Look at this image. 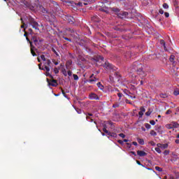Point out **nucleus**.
I'll return each mask as SVG.
<instances>
[{"instance_id": "1", "label": "nucleus", "mask_w": 179, "mask_h": 179, "mask_svg": "<svg viewBox=\"0 0 179 179\" xmlns=\"http://www.w3.org/2000/svg\"><path fill=\"white\" fill-rule=\"evenodd\" d=\"M43 41H44L43 39H40L36 36H31L29 44L31 54L33 57H37V54H36L35 51H37V48H41V43H43Z\"/></svg>"}, {"instance_id": "2", "label": "nucleus", "mask_w": 179, "mask_h": 179, "mask_svg": "<svg viewBox=\"0 0 179 179\" xmlns=\"http://www.w3.org/2000/svg\"><path fill=\"white\" fill-rule=\"evenodd\" d=\"M130 68L131 69V72H136L138 75H140V76H142L143 78L146 76V73H145V71L142 69L143 66L139 62H134L132 66Z\"/></svg>"}, {"instance_id": "3", "label": "nucleus", "mask_w": 179, "mask_h": 179, "mask_svg": "<svg viewBox=\"0 0 179 179\" xmlns=\"http://www.w3.org/2000/svg\"><path fill=\"white\" fill-rule=\"evenodd\" d=\"M28 20L29 24H30V26H32L33 29H34L37 31L40 30V29L38 28L40 25L38 24V22H37L36 20H34V18L29 17Z\"/></svg>"}, {"instance_id": "4", "label": "nucleus", "mask_w": 179, "mask_h": 179, "mask_svg": "<svg viewBox=\"0 0 179 179\" xmlns=\"http://www.w3.org/2000/svg\"><path fill=\"white\" fill-rule=\"evenodd\" d=\"M51 66V60L47 59L44 63V67H43L42 71H46V72H50V68Z\"/></svg>"}, {"instance_id": "5", "label": "nucleus", "mask_w": 179, "mask_h": 179, "mask_svg": "<svg viewBox=\"0 0 179 179\" xmlns=\"http://www.w3.org/2000/svg\"><path fill=\"white\" fill-rule=\"evenodd\" d=\"M103 68L106 69H112V71H116L117 67L114 66L113 64H110L108 62H106L103 64Z\"/></svg>"}, {"instance_id": "6", "label": "nucleus", "mask_w": 179, "mask_h": 179, "mask_svg": "<svg viewBox=\"0 0 179 179\" xmlns=\"http://www.w3.org/2000/svg\"><path fill=\"white\" fill-rule=\"evenodd\" d=\"M128 12L121 11L117 14L118 17L120 19H128Z\"/></svg>"}, {"instance_id": "7", "label": "nucleus", "mask_w": 179, "mask_h": 179, "mask_svg": "<svg viewBox=\"0 0 179 179\" xmlns=\"http://www.w3.org/2000/svg\"><path fill=\"white\" fill-rule=\"evenodd\" d=\"M47 82L49 86H52L53 87H57V86H58V81H57V80H52L50 81V80L47 78Z\"/></svg>"}, {"instance_id": "8", "label": "nucleus", "mask_w": 179, "mask_h": 179, "mask_svg": "<svg viewBox=\"0 0 179 179\" xmlns=\"http://www.w3.org/2000/svg\"><path fill=\"white\" fill-rule=\"evenodd\" d=\"M66 20H67L68 23H70V24H73V23H75V18L71 15L66 16Z\"/></svg>"}, {"instance_id": "9", "label": "nucleus", "mask_w": 179, "mask_h": 179, "mask_svg": "<svg viewBox=\"0 0 179 179\" xmlns=\"http://www.w3.org/2000/svg\"><path fill=\"white\" fill-rule=\"evenodd\" d=\"M89 97L90 100H100V97H99V96L94 93L90 94Z\"/></svg>"}, {"instance_id": "10", "label": "nucleus", "mask_w": 179, "mask_h": 179, "mask_svg": "<svg viewBox=\"0 0 179 179\" xmlns=\"http://www.w3.org/2000/svg\"><path fill=\"white\" fill-rule=\"evenodd\" d=\"M137 155L138 156H140V157H143L145 156H147L148 153H146L145 151L138 150Z\"/></svg>"}, {"instance_id": "11", "label": "nucleus", "mask_w": 179, "mask_h": 179, "mask_svg": "<svg viewBox=\"0 0 179 179\" xmlns=\"http://www.w3.org/2000/svg\"><path fill=\"white\" fill-rule=\"evenodd\" d=\"M157 148H160V149H167V148H169V144L157 143Z\"/></svg>"}, {"instance_id": "12", "label": "nucleus", "mask_w": 179, "mask_h": 179, "mask_svg": "<svg viewBox=\"0 0 179 179\" xmlns=\"http://www.w3.org/2000/svg\"><path fill=\"white\" fill-rule=\"evenodd\" d=\"M145 111H146V109H145L143 106H141L140 108V112H138V115L140 117H143V113H145Z\"/></svg>"}, {"instance_id": "13", "label": "nucleus", "mask_w": 179, "mask_h": 179, "mask_svg": "<svg viewBox=\"0 0 179 179\" xmlns=\"http://www.w3.org/2000/svg\"><path fill=\"white\" fill-rule=\"evenodd\" d=\"M114 76L117 82H120V80H121V74H120L118 71L115 72Z\"/></svg>"}, {"instance_id": "14", "label": "nucleus", "mask_w": 179, "mask_h": 179, "mask_svg": "<svg viewBox=\"0 0 179 179\" xmlns=\"http://www.w3.org/2000/svg\"><path fill=\"white\" fill-rule=\"evenodd\" d=\"M94 76V74H92L90 76V80H89L90 83H92V82H96L97 81V78H96V77L93 78Z\"/></svg>"}, {"instance_id": "15", "label": "nucleus", "mask_w": 179, "mask_h": 179, "mask_svg": "<svg viewBox=\"0 0 179 179\" xmlns=\"http://www.w3.org/2000/svg\"><path fill=\"white\" fill-rule=\"evenodd\" d=\"M71 65H72V60H68L66 62V69H71Z\"/></svg>"}, {"instance_id": "16", "label": "nucleus", "mask_w": 179, "mask_h": 179, "mask_svg": "<svg viewBox=\"0 0 179 179\" xmlns=\"http://www.w3.org/2000/svg\"><path fill=\"white\" fill-rule=\"evenodd\" d=\"M91 19H92V22H100V19L99 18V16H97V15H94V17H92Z\"/></svg>"}, {"instance_id": "17", "label": "nucleus", "mask_w": 179, "mask_h": 179, "mask_svg": "<svg viewBox=\"0 0 179 179\" xmlns=\"http://www.w3.org/2000/svg\"><path fill=\"white\" fill-rule=\"evenodd\" d=\"M155 131H157L158 132H160L162 134L163 131H162V126L157 125L155 126Z\"/></svg>"}, {"instance_id": "18", "label": "nucleus", "mask_w": 179, "mask_h": 179, "mask_svg": "<svg viewBox=\"0 0 179 179\" xmlns=\"http://www.w3.org/2000/svg\"><path fill=\"white\" fill-rule=\"evenodd\" d=\"M160 44L164 46V50L165 51H167V48L166 47V42H164V40H161L160 41Z\"/></svg>"}, {"instance_id": "19", "label": "nucleus", "mask_w": 179, "mask_h": 179, "mask_svg": "<svg viewBox=\"0 0 179 179\" xmlns=\"http://www.w3.org/2000/svg\"><path fill=\"white\" fill-rule=\"evenodd\" d=\"M94 60L96 62H99V61H103L104 60V57H103L102 56H98L96 57V59H94Z\"/></svg>"}, {"instance_id": "20", "label": "nucleus", "mask_w": 179, "mask_h": 179, "mask_svg": "<svg viewBox=\"0 0 179 179\" xmlns=\"http://www.w3.org/2000/svg\"><path fill=\"white\" fill-rule=\"evenodd\" d=\"M96 86L99 87V89H100V90H104V86H103V85H101V83L99 82L96 84Z\"/></svg>"}, {"instance_id": "21", "label": "nucleus", "mask_w": 179, "mask_h": 179, "mask_svg": "<svg viewBox=\"0 0 179 179\" xmlns=\"http://www.w3.org/2000/svg\"><path fill=\"white\" fill-rule=\"evenodd\" d=\"M171 124H172L173 128H178L179 127L178 123H177L176 122H172Z\"/></svg>"}, {"instance_id": "22", "label": "nucleus", "mask_w": 179, "mask_h": 179, "mask_svg": "<svg viewBox=\"0 0 179 179\" xmlns=\"http://www.w3.org/2000/svg\"><path fill=\"white\" fill-rule=\"evenodd\" d=\"M159 97H161L162 99H167L169 96L167 95V94L164 93V94H160Z\"/></svg>"}, {"instance_id": "23", "label": "nucleus", "mask_w": 179, "mask_h": 179, "mask_svg": "<svg viewBox=\"0 0 179 179\" xmlns=\"http://www.w3.org/2000/svg\"><path fill=\"white\" fill-rule=\"evenodd\" d=\"M138 142L140 145H145V141L143 138H138Z\"/></svg>"}, {"instance_id": "24", "label": "nucleus", "mask_w": 179, "mask_h": 179, "mask_svg": "<svg viewBox=\"0 0 179 179\" xmlns=\"http://www.w3.org/2000/svg\"><path fill=\"white\" fill-rule=\"evenodd\" d=\"M150 134L152 136H157V133H156V131H155V130H151Z\"/></svg>"}, {"instance_id": "25", "label": "nucleus", "mask_w": 179, "mask_h": 179, "mask_svg": "<svg viewBox=\"0 0 179 179\" xmlns=\"http://www.w3.org/2000/svg\"><path fill=\"white\" fill-rule=\"evenodd\" d=\"M175 58H176V56L171 55L170 56L169 61H170L171 62L174 63V59H175Z\"/></svg>"}, {"instance_id": "26", "label": "nucleus", "mask_w": 179, "mask_h": 179, "mask_svg": "<svg viewBox=\"0 0 179 179\" xmlns=\"http://www.w3.org/2000/svg\"><path fill=\"white\" fill-rule=\"evenodd\" d=\"M62 73H63V75H64V76H68V73H67L66 69H62Z\"/></svg>"}, {"instance_id": "27", "label": "nucleus", "mask_w": 179, "mask_h": 179, "mask_svg": "<svg viewBox=\"0 0 179 179\" xmlns=\"http://www.w3.org/2000/svg\"><path fill=\"white\" fill-rule=\"evenodd\" d=\"M108 125H110L111 129H113V128H114V122H113L111 121H108Z\"/></svg>"}, {"instance_id": "28", "label": "nucleus", "mask_w": 179, "mask_h": 179, "mask_svg": "<svg viewBox=\"0 0 179 179\" xmlns=\"http://www.w3.org/2000/svg\"><path fill=\"white\" fill-rule=\"evenodd\" d=\"M102 131H103L104 132H108V130H107V124H103Z\"/></svg>"}, {"instance_id": "29", "label": "nucleus", "mask_w": 179, "mask_h": 179, "mask_svg": "<svg viewBox=\"0 0 179 179\" xmlns=\"http://www.w3.org/2000/svg\"><path fill=\"white\" fill-rule=\"evenodd\" d=\"M155 170H157V171H159V173L163 171V169L160 168L159 166H155Z\"/></svg>"}, {"instance_id": "30", "label": "nucleus", "mask_w": 179, "mask_h": 179, "mask_svg": "<svg viewBox=\"0 0 179 179\" xmlns=\"http://www.w3.org/2000/svg\"><path fill=\"white\" fill-rule=\"evenodd\" d=\"M73 78L74 80H79V76H78L76 74H73Z\"/></svg>"}, {"instance_id": "31", "label": "nucleus", "mask_w": 179, "mask_h": 179, "mask_svg": "<svg viewBox=\"0 0 179 179\" xmlns=\"http://www.w3.org/2000/svg\"><path fill=\"white\" fill-rule=\"evenodd\" d=\"M166 127L168 129H173V125L171 124H166Z\"/></svg>"}, {"instance_id": "32", "label": "nucleus", "mask_w": 179, "mask_h": 179, "mask_svg": "<svg viewBox=\"0 0 179 179\" xmlns=\"http://www.w3.org/2000/svg\"><path fill=\"white\" fill-rule=\"evenodd\" d=\"M145 128H146L147 129H150L152 128V126H150V124H148V123H146V124H145Z\"/></svg>"}, {"instance_id": "33", "label": "nucleus", "mask_w": 179, "mask_h": 179, "mask_svg": "<svg viewBox=\"0 0 179 179\" xmlns=\"http://www.w3.org/2000/svg\"><path fill=\"white\" fill-rule=\"evenodd\" d=\"M118 107H120V103H116L113 105V108H118Z\"/></svg>"}, {"instance_id": "34", "label": "nucleus", "mask_w": 179, "mask_h": 179, "mask_svg": "<svg viewBox=\"0 0 179 179\" xmlns=\"http://www.w3.org/2000/svg\"><path fill=\"white\" fill-rule=\"evenodd\" d=\"M123 94L121 92L117 93V96L119 97V101H121V98L122 97Z\"/></svg>"}, {"instance_id": "35", "label": "nucleus", "mask_w": 179, "mask_h": 179, "mask_svg": "<svg viewBox=\"0 0 179 179\" xmlns=\"http://www.w3.org/2000/svg\"><path fill=\"white\" fill-rule=\"evenodd\" d=\"M61 90H62V93L64 97H66V99L68 98V96L65 93V91L62 88L61 89Z\"/></svg>"}, {"instance_id": "36", "label": "nucleus", "mask_w": 179, "mask_h": 179, "mask_svg": "<svg viewBox=\"0 0 179 179\" xmlns=\"http://www.w3.org/2000/svg\"><path fill=\"white\" fill-rule=\"evenodd\" d=\"M163 8L164 9H169V4H167V3H164L163 4Z\"/></svg>"}, {"instance_id": "37", "label": "nucleus", "mask_w": 179, "mask_h": 179, "mask_svg": "<svg viewBox=\"0 0 179 179\" xmlns=\"http://www.w3.org/2000/svg\"><path fill=\"white\" fill-rule=\"evenodd\" d=\"M21 21L22 23V25H21V29H24V26H27L24 22H23V18H21Z\"/></svg>"}, {"instance_id": "38", "label": "nucleus", "mask_w": 179, "mask_h": 179, "mask_svg": "<svg viewBox=\"0 0 179 179\" xmlns=\"http://www.w3.org/2000/svg\"><path fill=\"white\" fill-rule=\"evenodd\" d=\"M54 72H55V74L59 73V69L58 68L55 67L54 69Z\"/></svg>"}, {"instance_id": "39", "label": "nucleus", "mask_w": 179, "mask_h": 179, "mask_svg": "<svg viewBox=\"0 0 179 179\" xmlns=\"http://www.w3.org/2000/svg\"><path fill=\"white\" fill-rule=\"evenodd\" d=\"M150 114H152V110H150V109H149V110L145 113V115H147V117H149V115H150Z\"/></svg>"}, {"instance_id": "40", "label": "nucleus", "mask_w": 179, "mask_h": 179, "mask_svg": "<svg viewBox=\"0 0 179 179\" xmlns=\"http://www.w3.org/2000/svg\"><path fill=\"white\" fill-rule=\"evenodd\" d=\"M174 96H178L179 94V90H176L173 92Z\"/></svg>"}, {"instance_id": "41", "label": "nucleus", "mask_w": 179, "mask_h": 179, "mask_svg": "<svg viewBox=\"0 0 179 179\" xmlns=\"http://www.w3.org/2000/svg\"><path fill=\"white\" fill-rule=\"evenodd\" d=\"M155 150L157 153H162V150L159 147L155 148Z\"/></svg>"}, {"instance_id": "42", "label": "nucleus", "mask_w": 179, "mask_h": 179, "mask_svg": "<svg viewBox=\"0 0 179 179\" xmlns=\"http://www.w3.org/2000/svg\"><path fill=\"white\" fill-rule=\"evenodd\" d=\"M63 38H64V40H66V41H69L70 43L72 42V39H71V38H66V37H65V36H63Z\"/></svg>"}, {"instance_id": "43", "label": "nucleus", "mask_w": 179, "mask_h": 179, "mask_svg": "<svg viewBox=\"0 0 179 179\" xmlns=\"http://www.w3.org/2000/svg\"><path fill=\"white\" fill-rule=\"evenodd\" d=\"M41 58L42 60H43L44 62L47 61V59H45V56L44 55H41Z\"/></svg>"}, {"instance_id": "44", "label": "nucleus", "mask_w": 179, "mask_h": 179, "mask_svg": "<svg viewBox=\"0 0 179 179\" xmlns=\"http://www.w3.org/2000/svg\"><path fill=\"white\" fill-rule=\"evenodd\" d=\"M46 76H50V78H51L52 79V76H51V74L50 73V71H46V73H45Z\"/></svg>"}, {"instance_id": "45", "label": "nucleus", "mask_w": 179, "mask_h": 179, "mask_svg": "<svg viewBox=\"0 0 179 179\" xmlns=\"http://www.w3.org/2000/svg\"><path fill=\"white\" fill-rule=\"evenodd\" d=\"M136 163H137V164H138V166H141L142 167H145V165L142 164L140 161L137 160Z\"/></svg>"}, {"instance_id": "46", "label": "nucleus", "mask_w": 179, "mask_h": 179, "mask_svg": "<svg viewBox=\"0 0 179 179\" xmlns=\"http://www.w3.org/2000/svg\"><path fill=\"white\" fill-rule=\"evenodd\" d=\"M150 124L151 125H156V122H155V120H150Z\"/></svg>"}, {"instance_id": "47", "label": "nucleus", "mask_w": 179, "mask_h": 179, "mask_svg": "<svg viewBox=\"0 0 179 179\" xmlns=\"http://www.w3.org/2000/svg\"><path fill=\"white\" fill-rule=\"evenodd\" d=\"M52 52H54V54H55V55H57V56H58V52H57V50H55L54 49V48H52Z\"/></svg>"}, {"instance_id": "48", "label": "nucleus", "mask_w": 179, "mask_h": 179, "mask_svg": "<svg viewBox=\"0 0 179 179\" xmlns=\"http://www.w3.org/2000/svg\"><path fill=\"white\" fill-rule=\"evenodd\" d=\"M28 34H33V29H31V28H29V29H28Z\"/></svg>"}, {"instance_id": "49", "label": "nucleus", "mask_w": 179, "mask_h": 179, "mask_svg": "<svg viewBox=\"0 0 179 179\" xmlns=\"http://www.w3.org/2000/svg\"><path fill=\"white\" fill-rule=\"evenodd\" d=\"M76 5H78V6H83V3H82V1H79L78 3H76Z\"/></svg>"}, {"instance_id": "50", "label": "nucleus", "mask_w": 179, "mask_h": 179, "mask_svg": "<svg viewBox=\"0 0 179 179\" xmlns=\"http://www.w3.org/2000/svg\"><path fill=\"white\" fill-rule=\"evenodd\" d=\"M105 134H107V135H108V136H112L113 132L108 131V132H105Z\"/></svg>"}, {"instance_id": "51", "label": "nucleus", "mask_w": 179, "mask_h": 179, "mask_svg": "<svg viewBox=\"0 0 179 179\" xmlns=\"http://www.w3.org/2000/svg\"><path fill=\"white\" fill-rule=\"evenodd\" d=\"M109 79H110V82H114V77H113V76H110Z\"/></svg>"}, {"instance_id": "52", "label": "nucleus", "mask_w": 179, "mask_h": 179, "mask_svg": "<svg viewBox=\"0 0 179 179\" xmlns=\"http://www.w3.org/2000/svg\"><path fill=\"white\" fill-rule=\"evenodd\" d=\"M24 37H27V36H29V33L26 31V29H24Z\"/></svg>"}, {"instance_id": "53", "label": "nucleus", "mask_w": 179, "mask_h": 179, "mask_svg": "<svg viewBox=\"0 0 179 179\" xmlns=\"http://www.w3.org/2000/svg\"><path fill=\"white\" fill-rule=\"evenodd\" d=\"M117 134L113 133V132L112 133V136H111L112 138H117Z\"/></svg>"}, {"instance_id": "54", "label": "nucleus", "mask_w": 179, "mask_h": 179, "mask_svg": "<svg viewBox=\"0 0 179 179\" xmlns=\"http://www.w3.org/2000/svg\"><path fill=\"white\" fill-rule=\"evenodd\" d=\"M119 136H120V138H125V134L120 133L119 134Z\"/></svg>"}, {"instance_id": "55", "label": "nucleus", "mask_w": 179, "mask_h": 179, "mask_svg": "<svg viewBox=\"0 0 179 179\" xmlns=\"http://www.w3.org/2000/svg\"><path fill=\"white\" fill-rule=\"evenodd\" d=\"M170 153V152L169 150H165L164 152V155H165V156H167V155H169Z\"/></svg>"}, {"instance_id": "56", "label": "nucleus", "mask_w": 179, "mask_h": 179, "mask_svg": "<svg viewBox=\"0 0 179 179\" xmlns=\"http://www.w3.org/2000/svg\"><path fill=\"white\" fill-rule=\"evenodd\" d=\"M113 12H117V13L120 12L119 8H113Z\"/></svg>"}, {"instance_id": "57", "label": "nucleus", "mask_w": 179, "mask_h": 179, "mask_svg": "<svg viewBox=\"0 0 179 179\" xmlns=\"http://www.w3.org/2000/svg\"><path fill=\"white\" fill-rule=\"evenodd\" d=\"M67 73H68L69 76H72V71H71V70L68 71Z\"/></svg>"}, {"instance_id": "58", "label": "nucleus", "mask_w": 179, "mask_h": 179, "mask_svg": "<svg viewBox=\"0 0 179 179\" xmlns=\"http://www.w3.org/2000/svg\"><path fill=\"white\" fill-rule=\"evenodd\" d=\"M164 15H165V17H169L170 16V14L166 12L164 13Z\"/></svg>"}, {"instance_id": "59", "label": "nucleus", "mask_w": 179, "mask_h": 179, "mask_svg": "<svg viewBox=\"0 0 179 179\" xmlns=\"http://www.w3.org/2000/svg\"><path fill=\"white\" fill-rule=\"evenodd\" d=\"M159 13H160V15H163V13H164V10H163V9H160L159 10Z\"/></svg>"}, {"instance_id": "60", "label": "nucleus", "mask_w": 179, "mask_h": 179, "mask_svg": "<svg viewBox=\"0 0 179 179\" xmlns=\"http://www.w3.org/2000/svg\"><path fill=\"white\" fill-rule=\"evenodd\" d=\"M118 143H120V145H123L124 144V141L122 140H118L117 141Z\"/></svg>"}, {"instance_id": "61", "label": "nucleus", "mask_w": 179, "mask_h": 179, "mask_svg": "<svg viewBox=\"0 0 179 179\" xmlns=\"http://www.w3.org/2000/svg\"><path fill=\"white\" fill-rule=\"evenodd\" d=\"M85 115L88 117H93V114L92 113H85Z\"/></svg>"}, {"instance_id": "62", "label": "nucleus", "mask_w": 179, "mask_h": 179, "mask_svg": "<svg viewBox=\"0 0 179 179\" xmlns=\"http://www.w3.org/2000/svg\"><path fill=\"white\" fill-rule=\"evenodd\" d=\"M78 114H82V110L80 109L76 110Z\"/></svg>"}, {"instance_id": "63", "label": "nucleus", "mask_w": 179, "mask_h": 179, "mask_svg": "<svg viewBox=\"0 0 179 179\" xmlns=\"http://www.w3.org/2000/svg\"><path fill=\"white\" fill-rule=\"evenodd\" d=\"M166 115L171 114V110H168L166 112Z\"/></svg>"}, {"instance_id": "64", "label": "nucleus", "mask_w": 179, "mask_h": 179, "mask_svg": "<svg viewBox=\"0 0 179 179\" xmlns=\"http://www.w3.org/2000/svg\"><path fill=\"white\" fill-rule=\"evenodd\" d=\"M150 143L152 145V146H155V145H156V143H155L153 141H150Z\"/></svg>"}]
</instances>
